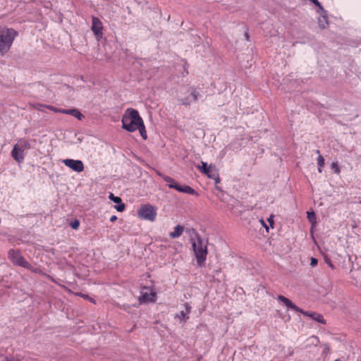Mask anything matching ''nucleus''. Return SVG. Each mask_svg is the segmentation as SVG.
Returning a JSON list of instances; mask_svg holds the SVG:
<instances>
[{
    "label": "nucleus",
    "instance_id": "dca6fc26",
    "mask_svg": "<svg viewBox=\"0 0 361 361\" xmlns=\"http://www.w3.org/2000/svg\"><path fill=\"white\" fill-rule=\"evenodd\" d=\"M183 231H184V228L182 226L177 225L174 228V231L173 232L170 233L169 235L172 238H177L182 235Z\"/></svg>",
    "mask_w": 361,
    "mask_h": 361
},
{
    "label": "nucleus",
    "instance_id": "f03ea898",
    "mask_svg": "<svg viewBox=\"0 0 361 361\" xmlns=\"http://www.w3.org/2000/svg\"><path fill=\"white\" fill-rule=\"evenodd\" d=\"M18 32L13 28L0 26V54L4 55L11 49Z\"/></svg>",
    "mask_w": 361,
    "mask_h": 361
},
{
    "label": "nucleus",
    "instance_id": "4468645a",
    "mask_svg": "<svg viewBox=\"0 0 361 361\" xmlns=\"http://www.w3.org/2000/svg\"><path fill=\"white\" fill-rule=\"evenodd\" d=\"M109 198L112 200L114 202L117 203L118 204L115 206V209L118 212H123L125 209V204L122 203L121 198L117 196H114L113 193H110Z\"/></svg>",
    "mask_w": 361,
    "mask_h": 361
},
{
    "label": "nucleus",
    "instance_id": "cd10ccee",
    "mask_svg": "<svg viewBox=\"0 0 361 361\" xmlns=\"http://www.w3.org/2000/svg\"><path fill=\"white\" fill-rule=\"evenodd\" d=\"M116 219H117V216H116V215H113V216H111V218H110V221L114 222V221H115Z\"/></svg>",
    "mask_w": 361,
    "mask_h": 361
},
{
    "label": "nucleus",
    "instance_id": "aec40b11",
    "mask_svg": "<svg viewBox=\"0 0 361 361\" xmlns=\"http://www.w3.org/2000/svg\"><path fill=\"white\" fill-rule=\"evenodd\" d=\"M331 169L334 170L336 174H339L341 173V169L337 162H332L331 164Z\"/></svg>",
    "mask_w": 361,
    "mask_h": 361
},
{
    "label": "nucleus",
    "instance_id": "39448f33",
    "mask_svg": "<svg viewBox=\"0 0 361 361\" xmlns=\"http://www.w3.org/2000/svg\"><path fill=\"white\" fill-rule=\"evenodd\" d=\"M30 143L28 140L20 138L18 140L17 143L14 145L11 153V157L16 161L20 164L24 161L25 151L30 149Z\"/></svg>",
    "mask_w": 361,
    "mask_h": 361
},
{
    "label": "nucleus",
    "instance_id": "6e6552de",
    "mask_svg": "<svg viewBox=\"0 0 361 361\" xmlns=\"http://www.w3.org/2000/svg\"><path fill=\"white\" fill-rule=\"evenodd\" d=\"M163 178L166 182L169 183V187L170 188L175 189L180 192L198 196V193L190 186L180 185L175 181L174 179L167 176H164Z\"/></svg>",
    "mask_w": 361,
    "mask_h": 361
},
{
    "label": "nucleus",
    "instance_id": "5701e85b",
    "mask_svg": "<svg viewBox=\"0 0 361 361\" xmlns=\"http://www.w3.org/2000/svg\"><path fill=\"white\" fill-rule=\"evenodd\" d=\"M71 226L72 228L77 230L80 226V221L78 219H75L71 222Z\"/></svg>",
    "mask_w": 361,
    "mask_h": 361
},
{
    "label": "nucleus",
    "instance_id": "c756f323",
    "mask_svg": "<svg viewBox=\"0 0 361 361\" xmlns=\"http://www.w3.org/2000/svg\"><path fill=\"white\" fill-rule=\"evenodd\" d=\"M88 300H90V301L91 302H92V303H95V300H94L93 298H90H90L88 299Z\"/></svg>",
    "mask_w": 361,
    "mask_h": 361
},
{
    "label": "nucleus",
    "instance_id": "f3484780",
    "mask_svg": "<svg viewBox=\"0 0 361 361\" xmlns=\"http://www.w3.org/2000/svg\"><path fill=\"white\" fill-rule=\"evenodd\" d=\"M201 166L198 165L196 167L199 169V171L205 174L209 175V171L212 169V165L207 166V164L204 161H201Z\"/></svg>",
    "mask_w": 361,
    "mask_h": 361
},
{
    "label": "nucleus",
    "instance_id": "2eb2a0df",
    "mask_svg": "<svg viewBox=\"0 0 361 361\" xmlns=\"http://www.w3.org/2000/svg\"><path fill=\"white\" fill-rule=\"evenodd\" d=\"M62 114L71 115L81 121L84 116L76 109H63Z\"/></svg>",
    "mask_w": 361,
    "mask_h": 361
},
{
    "label": "nucleus",
    "instance_id": "ddd939ff",
    "mask_svg": "<svg viewBox=\"0 0 361 361\" xmlns=\"http://www.w3.org/2000/svg\"><path fill=\"white\" fill-rule=\"evenodd\" d=\"M191 307L186 302L184 304V310H181L178 314L175 316V319L180 321H187L189 319V314L190 313Z\"/></svg>",
    "mask_w": 361,
    "mask_h": 361
},
{
    "label": "nucleus",
    "instance_id": "4be33fe9",
    "mask_svg": "<svg viewBox=\"0 0 361 361\" xmlns=\"http://www.w3.org/2000/svg\"><path fill=\"white\" fill-rule=\"evenodd\" d=\"M46 108L55 112V113H61L62 114V111H63V109H58V108H56V107H54L53 106H50V105H47Z\"/></svg>",
    "mask_w": 361,
    "mask_h": 361
},
{
    "label": "nucleus",
    "instance_id": "0eeeda50",
    "mask_svg": "<svg viewBox=\"0 0 361 361\" xmlns=\"http://www.w3.org/2000/svg\"><path fill=\"white\" fill-rule=\"evenodd\" d=\"M157 292L152 286H143L140 290V295L138 298L140 304L155 302Z\"/></svg>",
    "mask_w": 361,
    "mask_h": 361
},
{
    "label": "nucleus",
    "instance_id": "f8f14e48",
    "mask_svg": "<svg viewBox=\"0 0 361 361\" xmlns=\"http://www.w3.org/2000/svg\"><path fill=\"white\" fill-rule=\"evenodd\" d=\"M63 162L66 166L78 173L82 172L84 170V164L80 160L67 159H64Z\"/></svg>",
    "mask_w": 361,
    "mask_h": 361
},
{
    "label": "nucleus",
    "instance_id": "7c9ffc66",
    "mask_svg": "<svg viewBox=\"0 0 361 361\" xmlns=\"http://www.w3.org/2000/svg\"><path fill=\"white\" fill-rule=\"evenodd\" d=\"M322 168H323V167L318 166V171H319V173H322Z\"/></svg>",
    "mask_w": 361,
    "mask_h": 361
},
{
    "label": "nucleus",
    "instance_id": "393cba45",
    "mask_svg": "<svg viewBox=\"0 0 361 361\" xmlns=\"http://www.w3.org/2000/svg\"><path fill=\"white\" fill-rule=\"evenodd\" d=\"M209 178L214 179L216 178V173L212 171V169L209 171V175H207Z\"/></svg>",
    "mask_w": 361,
    "mask_h": 361
},
{
    "label": "nucleus",
    "instance_id": "a878e982",
    "mask_svg": "<svg viewBox=\"0 0 361 361\" xmlns=\"http://www.w3.org/2000/svg\"><path fill=\"white\" fill-rule=\"evenodd\" d=\"M311 266L314 267L317 264V259L315 258L312 257L311 258Z\"/></svg>",
    "mask_w": 361,
    "mask_h": 361
},
{
    "label": "nucleus",
    "instance_id": "412c9836",
    "mask_svg": "<svg viewBox=\"0 0 361 361\" xmlns=\"http://www.w3.org/2000/svg\"><path fill=\"white\" fill-rule=\"evenodd\" d=\"M0 361H20L18 357H15L13 355H8L3 357Z\"/></svg>",
    "mask_w": 361,
    "mask_h": 361
},
{
    "label": "nucleus",
    "instance_id": "b1692460",
    "mask_svg": "<svg viewBox=\"0 0 361 361\" xmlns=\"http://www.w3.org/2000/svg\"><path fill=\"white\" fill-rule=\"evenodd\" d=\"M317 165L320 167H324V159L322 155H319L317 157Z\"/></svg>",
    "mask_w": 361,
    "mask_h": 361
},
{
    "label": "nucleus",
    "instance_id": "bb28decb",
    "mask_svg": "<svg viewBox=\"0 0 361 361\" xmlns=\"http://www.w3.org/2000/svg\"><path fill=\"white\" fill-rule=\"evenodd\" d=\"M78 295L81 296L84 299H86V300H88L90 298V296L88 295H86V294L80 293V294H78Z\"/></svg>",
    "mask_w": 361,
    "mask_h": 361
},
{
    "label": "nucleus",
    "instance_id": "6ab92c4d",
    "mask_svg": "<svg viewBox=\"0 0 361 361\" xmlns=\"http://www.w3.org/2000/svg\"><path fill=\"white\" fill-rule=\"evenodd\" d=\"M307 219L314 225L316 223V215L314 212H307Z\"/></svg>",
    "mask_w": 361,
    "mask_h": 361
},
{
    "label": "nucleus",
    "instance_id": "9d476101",
    "mask_svg": "<svg viewBox=\"0 0 361 361\" xmlns=\"http://www.w3.org/2000/svg\"><path fill=\"white\" fill-rule=\"evenodd\" d=\"M190 96L179 99L180 104L183 106H190L192 102H196L200 96V92L197 87H190L188 89Z\"/></svg>",
    "mask_w": 361,
    "mask_h": 361
},
{
    "label": "nucleus",
    "instance_id": "9b49d317",
    "mask_svg": "<svg viewBox=\"0 0 361 361\" xmlns=\"http://www.w3.org/2000/svg\"><path fill=\"white\" fill-rule=\"evenodd\" d=\"M91 30L95 35L97 39L99 40L103 36V24L102 22L95 16L92 17Z\"/></svg>",
    "mask_w": 361,
    "mask_h": 361
},
{
    "label": "nucleus",
    "instance_id": "1a4fd4ad",
    "mask_svg": "<svg viewBox=\"0 0 361 361\" xmlns=\"http://www.w3.org/2000/svg\"><path fill=\"white\" fill-rule=\"evenodd\" d=\"M8 258L13 264L23 268L30 269L29 263L23 257L18 250H10L8 252Z\"/></svg>",
    "mask_w": 361,
    "mask_h": 361
},
{
    "label": "nucleus",
    "instance_id": "f257e3e1",
    "mask_svg": "<svg viewBox=\"0 0 361 361\" xmlns=\"http://www.w3.org/2000/svg\"><path fill=\"white\" fill-rule=\"evenodd\" d=\"M122 128L128 132L138 130L143 140L147 139V130L142 118L137 110L128 109L122 117Z\"/></svg>",
    "mask_w": 361,
    "mask_h": 361
},
{
    "label": "nucleus",
    "instance_id": "72a5a7b5",
    "mask_svg": "<svg viewBox=\"0 0 361 361\" xmlns=\"http://www.w3.org/2000/svg\"><path fill=\"white\" fill-rule=\"evenodd\" d=\"M316 152H317V154H319V150H317V151H316Z\"/></svg>",
    "mask_w": 361,
    "mask_h": 361
},
{
    "label": "nucleus",
    "instance_id": "2f4dec72",
    "mask_svg": "<svg viewBox=\"0 0 361 361\" xmlns=\"http://www.w3.org/2000/svg\"><path fill=\"white\" fill-rule=\"evenodd\" d=\"M245 37H246V39H249V35H248L247 32H246V33L245 34Z\"/></svg>",
    "mask_w": 361,
    "mask_h": 361
},
{
    "label": "nucleus",
    "instance_id": "473e14b6",
    "mask_svg": "<svg viewBox=\"0 0 361 361\" xmlns=\"http://www.w3.org/2000/svg\"><path fill=\"white\" fill-rule=\"evenodd\" d=\"M334 361H341V359L338 358V359H336Z\"/></svg>",
    "mask_w": 361,
    "mask_h": 361
},
{
    "label": "nucleus",
    "instance_id": "20e7f679",
    "mask_svg": "<svg viewBox=\"0 0 361 361\" xmlns=\"http://www.w3.org/2000/svg\"><path fill=\"white\" fill-rule=\"evenodd\" d=\"M192 231L195 235V238H191L192 249L197 259V262L200 265L204 263L206 259L207 249V246L203 244L202 240L200 239L199 235L195 232V231L192 229Z\"/></svg>",
    "mask_w": 361,
    "mask_h": 361
},
{
    "label": "nucleus",
    "instance_id": "a211bd4d",
    "mask_svg": "<svg viewBox=\"0 0 361 361\" xmlns=\"http://www.w3.org/2000/svg\"><path fill=\"white\" fill-rule=\"evenodd\" d=\"M318 24L321 28H322V29L325 28L329 24L327 16H320L318 19Z\"/></svg>",
    "mask_w": 361,
    "mask_h": 361
},
{
    "label": "nucleus",
    "instance_id": "423d86ee",
    "mask_svg": "<svg viewBox=\"0 0 361 361\" xmlns=\"http://www.w3.org/2000/svg\"><path fill=\"white\" fill-rule=\"evenodd\" d=\"M137 215L141 219L154 221L157 215V208L150 204H142L137 210Z\"/></svg>",
    "mask_w": 361,
    "mask_h": 361
},
{
    "label": "nucleus",
    "instance_id": "7ed1b4c3",
    "mask_svg": "<svg viewBox=\"0 0 361 361\" xmlns=\"http://www.w3.org/2000/svg\"><path fill=\"white\" fill-rule=\"evenodd\" d=\"M277 299L280 302H282L283 305H285L288 309L293 310L295 312H300L305 316H307L319 323L323 324H325L326 323V321L324 319L323 316L321 314L316 312L305 311L302 309L298 307L290 299L286 298L283 295H279Z\"/></svg>",
    "mask_w": 361,
    "mask_h": 361
},
{
    "label": "nucleus",
    "instance_id": "c85d7f7f",
    "mask_svg": "<svg viewBox=\"0 0 361 361\" xmlns=\"http://www.w3.org/2000/svg\"><path fill=\"white\" fill-rule=\"evenodd\" d=\"M268 221H269V224H270L271 226V227H273V225H274V221H273L271 218H270V219H269V220H268Z\"/></svg>",
    "mask_w": 361,
    "mask_h": 361
}]
</instances>
